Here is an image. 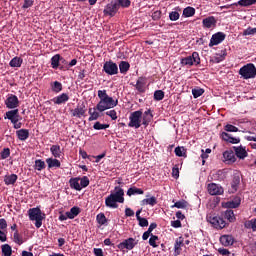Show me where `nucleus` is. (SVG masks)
Listing matches in <instances>:
<instances>
[{"mask_svg": "<svg viewBox=\"0 0 256 256\" xmlns=\"http://www.w3.org/2000/svg\"><path fill=\"white\" fill-rule=\"evenodd\" d=\"M118 203H125V190L121 186H115L114 191L105 198V205L109 209H118Z\"/></svg>", "mask_w": 256, "mask_h": 256, "instance_id": "1", "label": "nucleus"}, {"mask_svg": "<svg viewBox=\"0 0 256 256\" xmlns=\"http://www.w3.org/2000/svg\"><path fill=\"white\" fill-rule=\"evenodd\" d=\"M28 215L30 221H36L35 227L37 229H41V225H43V219H45V214L41 213V208H30L28 210Z\"/></svg>", "mask_w": 256, "mask_h": 256, "instance_id": "2", "label": "nucleus"}, {"mask_svg": "<svg viewBox=\"0 0 256 256\" xmlns=\"http://www.w3.org/2000/svg\"><path fill=\"white\" fill-rule=\"evenodd\" d=\"M119 105V100L113 99V97L102 99L98 102L94 111H99L103 113V111H107V109H113V107H117Z\"/></svg>", "mask_w": 256, "mask_h": 256, "instance_id": "3", "label": "nucleus"}, {"mask_svg": "<svg viewBox=\"0 0 256 256\" xmlns=\"http://www.w3.org/2000/svg\"><path fill=\"white\" fill-rule=\"evenodd\" d=\"M239 75L241 76L242 79H255L256 77V67L255 64L253 63H248L244 66H242L239 69Z\"/></svg>", "mask_w": 256, "mask_h": 256, "instance_id": "4", "label": "nucleus"}, {"mask_svg": "<svg viewBox=\"0 0 256 256\" xmlns=\"http://www.w3.org/2000/svg\"><path fill=\"white\" fill-rule=\"evenodd\" d=\"M206 219L208 223L212 224V227H214V229H225V227H227V222H225L223 218L217 216V214L215 213H209L206 216Z\"/></svg>", "mask_w": 256, "mask_h": 256, "instance_id": "5", "label": "nucleus"}, {"mask_svg": "<svg viewBox=\"0 0 256 256\" xmlns=\"http://www.w3.org/2000/svg\"><path fill=\"white\" fill-rule=\"evenodd\" d=\"M143 117V112L141 110L134 111L129 116L128 127H134V129H139L141 127V118Z\"/></svg>", "mask_w": 256, "mask_h": 256, "instance_id": "6", "label": "nucleus"}, {"mask_svg": "<svg viewBox=\"0 0 256 256\" xmlns=\"http://www.w3.org/2000/svg\"><path fill=\"white\" fill-rule=\"evenodd\" d=\"M181 65H189L190 67L192 65H200L201 64V58L199 57L198 52H193L191 56L181 58L180 60Z\"/></svg>", "mask_w": 256, "mask_h": 256, "instance_id": "7", "label": "nucleus"}, {"mask_svg": "<svg viewBox=\"0 0 256 256\" xmlns=\"http://www.w3.org/2000/svg\"><path fill=\"white\" fill-rule=\"evenodd\" d=\"M138 244L139 240H135V238L130 237L119 243L117 247L118 249H120V251H123V249H127V251H132V249H135Z\"/></svg>", "mask_w": 256, "mask_h": 256, "instance_id": "8", "label": "nucleus"}, {"mask_svg": "<svg viewBox=\"0 0 256 256\" xmlns=\"http://www.w3.org/2000/svg\"><path fill=\"white\" fill-rule=\"evenodd\" d=\"M103 71L106 75H117L119 73V66L113 60H109L104 63Z\"/></svg>", "mask_w": 256, "mask_h": 256, "instance_id": "9", "label": "nucleus"}, {"mask_svg": "<svg viewBox=\"0 0 256 256\" xmlns=\"http://www.w3.org/2000/svg\"><path fill=\"white\" fill-rule=\"evenodd\" d=\"M117 11H119L117 0H112L105 6L103 13L108 17H115V15H117Z\"/></svg>", "mask_w": 256, "mask_h": 256, "instance_id": "10", "label": "nucleus"}, {"mask_svg": "<svg viewBox=\"0 0 256 256\" xmlns=\"http://www.w3.org/2000/svg\"><path fill=\"white\" fill-rule=\"evenodd\" d=\"M227 35L223 32H217L212 35L210 42H209V47H215V45H219L223 43L224 39H226Z\"/></svg>", "mask_w": 256, "mask_h": 256, "instance_id": "11", "label": "nucleus"}, {"mask_svg": "<svg viewBox=\"0 0 256 256\" xmlns=\"http://www.w3.org/2000/svg\"><path fill=\"white\" fill-rule=\"evenodd\" d=\"M5 105L7 109H17L19 107V98L14 94H9L5 100Z\"/></svg>", "mask_w": 256, "mask_h": 256, "instance_id": "12", "label": "nucleus"}, {"mask_svg": "<svg viewBox=\"0 0 256 256\" xmlns=\"http://www.w3.org/2000/svg\"><path fill=\"white\" fill-rule=\"evenodd\" d=\"M208 193L210 195H223V193H225V190L219 184L210 183L208 184Z\"/></svg>", "mask_w": 256, "mask_h": 256, "instance_id": "13", "label": "nucleus"}, {"mask_svg": "<svg viewBox=\"0 0 256 256\" xmlns=\"http://www.w3.org/2000/svg\"><path fill=\"white\" fill-rule=\"evenodd\" d=\"M202 27L204 29H211L217 27V18L215 16H208L202 20Z\"/></svg>", "mask_w": 256, "mask_h": 256, "instance_id": "14", "label": "nucleus"}, {"mask_svg": "<svg viewBox=\"0 0 256 256\" xmlns=\"http://www.w3.org/2000/svg\"><path fill=\"white\" fill-rule=\"evenodd\" d=\"M5 119H9V121L19 122L21 119V115H19V109L10 110L5 113Z\"/></svg>", "mask_w": 256, "mask_h": 256, "instance_id": "15", "label": "nucleus"}, {"mask_svg": "<svg viewBox=\"0 0 256 256\" xmlns=\"http://www.w3.org/2000/svg\"><path fill=\"white\" fill-rule=\"evenodd\" d=\"M220 137L223 141H226V143H231L232 145H237V143H241V138H235L227 132H222Z\"/></svg>", "mask_w": 256, "mask_h": 256, "instance_id": "16", "label": "nucleus"}, {"mask_svg": "<svg viewBox=\"0 0 256 256\" xmlns=\"http://www.w3.org/2000/svg\"><path fill=\"white\" fill-rule=\"evenodd\" d=\"M223 158H224V161L228 163V165H233V163L237 161V157L235 155V152H233V150H226L223 153Z\"/></svg>", "mask_w": 256, "mask_h": 256, "instance_id": "17", "label": "nucleus"}, {"mask_svg": "<svg viewBox=\"0 0 256 256\" xmlns=\"http://www.w3.org/2000/svg\"><path fill=\"white\" fill-rule=\"evenodd\" d=\"M67 101H69V94L67 93H62L52 99V103H54V105H64Z\"/></svg>", "mask_w": 256, "mask_h": 256, "instance_id": "18", "label": "nucleus"}, {"mask_svg": "<svg viewBox=\"0 0 256 256\" xmlns=\"http://www.w3.org/2000/svg\"><path fill=\"white\" fill-rule=\"evenodd\" d=\"M232 149L234 150V154L236 155V157H238V159H245V157L249 155V153H247V150L243 146H233Z\"/></svg>", "mask_w": 256, "mask_h": 256, "instance_id": "19", "label": "nucleus"}, {"mask_svg": "<svg viewBox=\"0 0 256 256\" xmlns=\"http://www.w3.org/2000/svg\"><path fill=\"white\" fill-rule=\"evenodd\" d=\"M85 113H87V108H85L84 104H82L80 107H76L74 110H72V117L81 119L82 117H85Z\"/></svg>", "mask_w": 256, "mask_h": 256, "instance_id": "20", "label": "nucleus"}, {"mask_svg": "<svg viewBox=\"0 0 256 256\" xmlns=\"http://www.w3.org/2000/svg\"><path fill=\"white\" fill-rule=\"evenodd\" d=\"M146 81H147V78L145 77L138 78L135 85V89L137 90L138 93H145V85L147 83Z\"/></svg>", "mask_w": 256, "mask_h": 256, "instance_id": "21", "label": "nucleus"}, {"mask_svg": "<svg viewBox=\"0 0 256 256\" xmlns=\"http://www.w3.org/2000/svg\"><path fill=\"white\" fill-rule=\"evenodd\" d=\"M142 115V125H144V127H147L153 119V113H151V109H148Z\"/></svg>", "mask_w": 256, "mask_h": 256, "instance_id": "22", "label": "nucleus"}, {"mask_svg": "<svg viewBox=\"0 0 256 256\" xmlns=\"http://www.w3.org/2000/svg\"><path fill=\"white\" fill-rule=\"evenodd\" d=\"M46 163L48 165V169H59V167H61V161L57 158H47Z\"/></svg>", "mask_w": 256, "mask_h": 256, "instance_id": "23", "label": "nucleus"}, {"mask_svg": "<svg viewBox=\"0 0 256 256\" xmlns=\"http://www.w3.org/2000/svg\"><path fill=\"white\" fill-rule=\"evenodd\" d=\"M241 205V197L236 196L226 203L227 209H237Z\"/></svg>", "mask_w": 256, "mask_h": 256, "instance_id": "24", "label": "nucleus"}, {"mask_svg": "<svg viewBox=\"0 0 256 256\" xmlns=\"http://www.w3.org/2000/svg\"><path fill=\"white\" fill-rule=\"evenodd\" d=\"M16 137L19 139V141H27V139H29V130L23 128L17 130Z\"/></svg>", "mask_w": 256, "mask_h": 256, "instance_id": "25", "label": "nucleus"}, {"mask_svg": "<svg viewBox=\"0 0 256 256\" xmlns=\"http://www.w3.org/2000/svg\"><path fill=\"white\" fill-rule=\"evenodd\" d=\"M220 243L224 246V247H229L230 245H233L234 240H233V236L231 235H223L220 237Z\"/></svg>", "mask_w": 256, "mask_h": 256, "instance_id": "26", "label": "nucleus"}, {"mask_svg": "<svg viewBox=\"0 0 256 256\" xmlns=\"http://www.w3.org/2000/svg\"><path fill=\"white\" fill-rule=\"evenodd\" d=\"M240 183H241V177L239 175H234L231 182V193H236Z\"/></svg>", "mask_w": 256, "mask_h": 256, "instance_id": "27", "label": "nucleus"}, {"mask_svg": "<svg viewBox=\"0 0 256 256\" xmlns=\"http://www.w3.org/2000/svg\"><path fill=\"white\" fill-rule=\"evenodd\" d=\"M63 61V57H61V54H55L51 58V67L52 69H59V63Z\"/></svg>", "mask_w": 256, "mask_h": 256, "instance_id": "28", "label": "nucleus"}, {"mask_svg": "<svg viewBox=\"0 0 256 256\" xmlns=\"http://www.w3.org/2000/svg\"><path fill=\"white\" fill-rule=\"evenodd\" d=\"M17 179H19L17 174L6 175L4 177V183L5 185H15V183H17Z\"/></svg>", "mask_w": 256, "mask_h": 256, "instance_id": "29", "label": "nucleus"}, {"mask_svg": "<svg viewBox=\"0 0 256 256\" xmlns=\"http://www.w3.org/2000/svg\"><path fill=\"white\" fill-rule=\"evenodd\" d=\"M183 237H179L176 239L175 244H174V253L175 255H181V247H183Z\"/></svg>", "mask_w": 256, "mask_h": 256, "instance_id": "30", "label": "nucleus"}, {"mask_svg": "<svg viewBox=\"0 0 256 256\" xmlns=\"http://www.w3.org/2000/svg\"><path fill=\"white\" fill-rule=\"evenodd\" d=\"M225 57H227V50H221L220 53H216L213 57L214 63H221V61H225Z\"/></svg>", "mask_w": 256, "mask_h": 256, "instance_id": "31", "label": "nucleus"}, {"mask_svg": "<svg viewBox=\"0 0 256 256\" xmlns=\"http://www.w3.org/2000/svg\"><path fill=\"white\" fill-rule=\"evenodd\" d=\"M131 69V64L127 61H121L119 63V71L122 75H127V72Z\"/></svg>", "mask_w": 256, "mask_h": 256, "instance_id": "32", "label": "nucleus"}, {"mask_svg": "<svg viewBox=\"0 0 256 256\" xmlns=\"http://www.w3.org/2000/svg\"><path fill=\"white\" fill-rule=\"evenodd\" d=\"M143 193H145L143 189L133 186L127 190L126 195H128V197H131L133 195H143Z\"/></svg>", "mask_w": 256, "mask_h": 256, "instance_id": "33", "label": "nucleus"}, {"mask_svg": "<svg viewBox=\"0 0 256 256\" xmlns=\"http://www.w3.org/2000/svg\"><path fill=\"white\" fill-rule=\"evenodd\" d=\"M234 5L239 7H251V5H256V0H239L235 2Z\"/></svg>", "mask_w": 256, "mask_h": 256, "instance_id": "34", "label": "nucleus"}, {"mask_svg": "<svg viewBox=\"0 0 256 256\" xmlns=\"http://www.w3.org/2000/svg\"><path fill=\"white\" fill-rule=\"evenodd\" d=\"M50 152L52 153L55 159H59L61 157V146L60 145H52L50 147Z\"/></svg>", "mask_w": 256, "mask_h": 256, "instance_id": "35", "label": "nucleus"}, {"mask_svg": "<svg viewBox=\"0 0 256 256\" xmlns=\"http://www.w3.org/2000/svg\"><path fill=\"white\" fill-rule=\"evenodd\" d=\"M224 218H226L229 223H235L237 220V218H235V212H233L231 209H228L224 212Z\"/></svg>", "mask_w": 256, "mask_h": 256, "instance_id": "36", "label": "nucleus"}, {"mask_svg": "<svg viewBox=\"0 0 256 256\" xmlns=\"http://www.w3.org/2000/svg\"><path fill=\"white\" fill-rule=\"evenodd\" d=\"M79 213H81V208L74 206L67 212V216L69 219H75Z\"/></svg>", "mask_w": 256, "mask_h": 256, "instance_id": "37", "label": "nucleus"}, {"mask_svg": "<svg viewBox=\"0 0 256 256\" xmlns=\"http://www.w3.org/2000/svg\"><path fill=\"white\" fill-rule=\"evenodd\" d=\"M80 178H71L69 180L71 189H75V191H81V184H79Z\"/></svg>", "mask_w": 256, "mask_h": 256, "instance_id": "38", "label": "nucleus"}, {"mask_svg": "<svg viewBox=\"0 0 256 256\" xmlns=\"http://www.w3.org/2000/svg\"><path fill=\"white\" fill-rule=\"evenodd\" d=\"M176 157H184L187 158V149L183 146H177L174 150Z\"/></svg>", "mask_w": 256, "mask_h": 256, "instance_id": "39", "label": "nucleus"}, {"mask_svg": "<svg viewBox=\"0 0 256 256\" xmlns=\"http://www.w3.org/2000/svg\"><path fill=\"white\" fill-rule=\"evenodd\" d=\"M1 249H2L3 256H12L13 255V248H11V245L3 244L1 246Z\"/></svg>", "mask_w": 256, "mask_h": 256, "instance_id": "40", "label": "nucleus"}, {"mask_svg": "<svg viewBox=\"0 0 256 256\" xmlns=\"http://www.w3.org/2000/svg\"><path fill=\"white\" fill-rule=\"evenodd\" d=\"M51 89L53 93H61L63 91V84L59 81H54L51 83Z\"/></svg>", "mask_w": 256, "mask_h": 256, "instance_id": "41", "label": "nucleus"}, {"mask_svg": "<svg viewBox=\"0 0 256 256\" xmlns=\"http://www.w3.org/2000/svg\"><path fill=\"white\" fill-rule=\"evenodd\" d=\"M9 65L10 67H21L23 65V58L16 56L10 61Z\"/></svg>", "mask_w": 256, "mask_h": 256, "instance_id": "42", "label": "nucleus"}, {"mask_svg": "<svg viewBox=\"0 0 256 256\" xmlns=\"http://www.w3.org/2000/svg\"><path fill=\"white\" fill-rule=\"evenodd\" d=\"M45 167H47V165L45 164V161H43L41 159L35 160L34 169L36 171H43V169H45Z\"/></svg>", "mask_w": 256, "mask_h": 256, "instance_id": "43", "label": "nucleus"}, {"mask_svg": "<svg viewBox=\"0 0 256 256\" xmlns=\"http://www.w3.org/2000/svg\"><path fill=\"white\" fill-rule=\"evenodd\" d=\"M116 5L118 8L122 7L123 9H127L131 7V0H116Z\"/></svg>", "mask_w": 256, "mask_h": 256, "instance_id": "44", "label": "nucleus"}, {"mask_svg": "<svg viewBox=\"0 0 256 256\" xmlns=\"http://www.w3.org/2000/svg\"><path fill=\"white\" fill-rule=\"evenodd\" d=\"M245 229H252V231H256V218L248 220L244 223Z\"/></svg>", "mask_w": 256, "mask_h": 256, "instance_id": "45", "label": "nucleus"}, {"mask_svg": "<svg viewBox=\"0 0 256 256\" xmlns=\"http://www.w3.org/2000/svg\"><path fill=\"white\" fill-rule=\"evenodd\" d=\"M183 17H193L195 15V8L188 6L183 10Z\"/></svg>", "mask_w": 256, "mask_h": 256, "instance_id": "46", "label": "nucleus"}, {"mask_svg": "<svg viewBox=\"0 0 256 256\" xmlns=\"http://www.w3.org/2000/svg\"><path fill=\"white\" fill-rule=\"evenodd\" d=\"M165 99V92L163 90H156L154 92V101H163Z\"/></svg>", "mask_w": 256, "mask_h": 256, "instance_id": "47", "label": "nucleus"}, {"mask_svg": "<svg viewBox=\"0 0 256 256\" xmlns=\"http://www.w3.org/2000/svg\"><path fill=\"white\" fill-rule=\"evenodd\" d=\"M96 221L99 225H105V223H107V217L105 216L104 213H99L96 216Z\"/></svg>", "mask_w": 256, "mask_h": 256, "instance_id": "48", "label": "nucleus"}, {"mask_svg": "<svg viewBox=\"0 0 256 256\" xmlns=\"http://www.w3.org/2000/svg\"><path fill=\"white\" fill-rule=\"evenodd\" d=\"M13 241L17 245H23V238L21 237V235H19V231L17 230L14 232Z\"/></svg>", "mask_w": 256, "mask_h": 256, "instance_id": "49", "label": "nucleus"}, {"mask_svg": "<svg viewBox=\"0 0 256 256\" xmlns=\"http://www.w3.org/2000/svg\"><path fill=\"white\" fill-rule=\"evenodd\" d=\"M203 93H205V90L202 88L192 89V95H193L194 99H198V97H201V95H203Z\"/></svg>", "mask_w": 256, "mask_h": 256, "instance_id": "50", "label": "nucleus"}, {"mask_svg": "<svg viewBox=\"0 0 256 256\" xmlns=\"http://www.w3.org/2000/svg\"><path fill=\"white\" fill-rule=\"evenodd\" d=\"M224 131H227L228 133H237L239 131V128L232 124H227L224 126Z\"/></svg>", "mask_w": 256, "mask_h": 256, "instance_id": "51", "label": "nucleus"}, {"mask_svg": "<svg viewBox=\"0 0 256 256\" xmlns=\"http://www.w3.org/2000/svg\"><path fill=\"white\" fill-rule=\"evenodd\" d=\"M93 129L96 131H101L103 129H109V124H101V122H95Z\"/></svg>", "mask_w": 256, "mask_h": 256, "instance_id": "52", "label": "nucleus"}, {"mask_svg": "<svg viewBox=\"0 0 256 256\" xmlns=\"http://www.w3.org/2000/svg\"><path fill=\"white\" fill-rule=\"evenodd\" d=\"M89 177L87 176H83L82 178H80V187L81 189H85V187H89Z\"/></svg>", "mask_w": 256, "mask_h": 256, "instance_id": "53", "label": "nucleus"}, {"mask_svg": "<svg viewBox=\"0 0 256 256\" xmlns=\"http://www.w3.org/2000/svg\"><path fill=\"white\" fill-rule=\"evenodd\" d=\"M156 241H159V236L151 234L149 239V245H151V247H154V248L158 247Z\"/></svg>", "mask_w": 256, "mask_h": 256, "instance_id": "54", "label": "nucleus"}, {"mask_svg": "<svg viewBox=\"0 0 256 256\" xmlns=\"http://www.w3.org/2000/svg\"><path fill=\"white\" fill-rule=\"evenodd\" d=\"M172 207H176V209H187V201H177Z\"/></svg>", "mask_w": 256, "mask_h": 256, "instance_id": "55", "label": "nucleus"}, {"mask_svg": "<svg viewBox=\"0 0 256 256\" xmlns=\"http://www.w3.org/2000/svg\"><path fill=\"white\" fill-rule=\"evenodd\" d=\"M11 156V149L4 148L3 151L0 153L1 159H9Z\"/></svg>", "mask_w": 256, "mask_h": 256, "instance_id": "56", "label": "nucleus"}, {"mask_svg": "<svg viewBox=\"0 0 256 256\" xmlns=\"http://www.w3.org/2000/svg\"><path fill=\"white\" fill-rule=\"evenodd\" d=\"M179 17H181V15L177 11H172L169 13L170 21H179Z\"/></svg>", "mask_w": 256, "mask_h": 256, "instance_id": "57", "label": "nucleus"}, {"mask_svg": "<svg viewBox=\"0 0 256 256\" xmlns=\"http://www.w3.org/2000/svg\"><path fill=\"white\" fill-rule=\"evenodd\" d=\"M98 97L100 101H103V99H109L110 96L107 94V90H98Z\"/></svg>", "mask_w": 256, "mask_h": 256, "instance_id": "58", "label": "nucleus"}, {"mask_svg": "<svg viewBox=\"0 0 256 256\" xmlns=\"http://www.w3.org/2000/svg\"><path fill=\"white\" fill-rule=\"evenodd\" d=\"M138 224L140 227H149V220L147 218H138Z\"/></svg>", "mask_w": 256, "mask_h": 256, "instance_id": "59", "label": "nucleus"}, {"mask_svg": "<svg viewBox=\"0 0 256 256\" xmlns=\"http://www.w3.org/2000/svg\"><path fill=\"white\" fill-rule=\"evenodd\" d=\"M106 115H108V117H111L112 121H117V111L115 110L107 111Z\"/></svg>", "mask_w": 256, "mask_h": 256, "instance_id": "60", "label": "nucleus"}, {"mask_svg": "<svg viewBox=\"0 0 256 256\" xmlns=\"http://www.w3.org/2000/svg\"><path fill=\"white\" fill-rule=\"evenodd\" d=\"M255 33H256V28H251V27H249V28H247V29H245V30L243 31V35H244V36H247V35H255Z\"/></svg>", "mask_w": 256, "mask_h": 256, "instance_id": "61", "label": "nucleus"}, {"mask_svg": "<svg viewBox=\"0 0 256 256\" xmlns=\"http://www.w3.org/2000/svg\"><path fill=\"white\" fill-rule=\"evenodd\" d=\"M218 253L220 254V255H223V256H235V254H231V252L229 251V250H227V249H225V248H220L219 250H218Z\"/></svg>", "mask_w": 256, "mask_h": 256, "instance_id": "62", "label": "nucleus"}, {"mask_svg": "<svg viewBox=\"0 0 256 256\" xmlns=\"http://www.w3.org/2000/svg\"><path fill=\"white\" fill-rule=\"evenodd\" d=\"M146 202L148 205H151V207H155V205H157V198L152 196L151 198H147Z\"/></svg>", "mask_w": 256, "mask_h": 256, "instance_id": "63", "label": "nucleus"}, {"mask_svg": "<svg viewBox=\"0 0 256 256\" xmlns=\"http://www.w3.org/2000/svg\"><path fill=\"white\" fill-rule=\"evenodd\" d=\"M33 0H24V4L22 5V9H29V7H33Z\"/></svg>", "mask_w": 256, "mask_h": 256, "instance_id": "64", "label": "nucleus"}]
</instances>
